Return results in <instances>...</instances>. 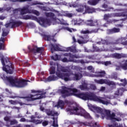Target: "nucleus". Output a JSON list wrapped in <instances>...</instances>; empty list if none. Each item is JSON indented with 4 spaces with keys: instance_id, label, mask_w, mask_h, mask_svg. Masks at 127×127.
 Wrapping results in <instances>:
<instances>
[{
    "instance_id": "1",
    "label": "nucleus",
    "mask_w": 127,
    "mask_h": 127,
    "mask_svg": "<svg viewBox=\"0 0 127 127\" xmlns=\"http://www.w3.org/2000/svg\"><path fill=\"white\" fill-rule=\"evenodd\" d=\"M57 76L53 75L49 76L45 80V82H51L52 81H57L58 77L64 80L65 82L70 81V76H71V70L67 69L64 67H62L61 68H58L56 72Z\"/></svg>"
},
{
    "instance_id": "2",
    "label": "nucleus",
    "mask_w": 127,
    "mask_h": 127,
    "mask_svg": "<svg viewBox=\"0 0 127 127\" xmlns=\"http://www.w3.org/2000/svg\"><path fill=\"white\" fill-rule=\"evenodd\" d=\"M74 95L77 97V98L82 99V100H84V101L90 100V101L97 102V103H100V104L106 105V106H108L110 104V100H104L105 98L98 97L93 93L82 92L78 94H74Z\"/></svg>"
},
{
    "instance_id": "3",
    "label": "nucleus",
    "mask_w": 127,
    "mask_h": 127,
    "mask_svg": "<svg viewBox=\"0 0 127 127\" xmlns=\"http://www.w3.org/2000/svg\"><path fill=\"white\" fill-rule=\"evenodd\" d=\"M2 78L8 82L11 86L16 87V88H24V87H26L27 82H29L27 80L13 78V76H6L4 74L2 75Z\"/></svg>"
},
{
    "instance_id": "4",
    "label": "nucleus",
    "mask_w": 127,
    "mask_h": 127,
    "mask_svg": "<svg viewBox=\"0 0 127 127\" xmlns=\"http://www.w3.org/2000/svg\"><path fill=\"white\" fill-rule=\"evenodd\" d=\"M3 54L2 52H0V58L1 60V62L3 65L2 69L5 71L7 74H13V70L14 69V67H13V64L12 63L10 62L9 59L6 58L3 59Z\"/></svg>"
},
{
    "instance_id": "5",
    "label": "nucleus",
    "mask_w": 127,
    "mask_h": 127,
    "mask_svg": "<svg viewBox=\"0 0 127 127\" xmlns=\"http://www.w3.org/2000/svg\"><path fill=\"white\" fill-rule=\"evenodd\" d=\"M64 56H65L66 58H64L62 60L63 62H73V63H77L78 64H88L90 63L89 61H84V60H74V58L78 59L80 58V56L77 55H73L71 53H65L64 54Z\"/></svg>"
},
{
    "instance_id": "6",
    "label": "nucleus",
    "mask_w": 127,
    "mask_h": 127,
    "mask_svg": "<svg viewBox=\"0 0 127 127\" xmlns=\"http://www.w3.org/2000/svg\"><path fill=\"white\" fill-rule=\"evenodd\" d=\"M66 112H69V113L75 112L78 115H80L81 117H84L85 119H90V120H92V117H91L90 114L88 113L85 110L78 105H72L71 106V108H66Z\"/></svg>"
},
{
    "instance_id": "7",
    "label": "nucleus",
    "mask_w": 127,
    "mask_h": 127,
    "mask_svg": "<svg viewBox=\"0 0 127 127\" xmlns=\"http://www.w3.org/2000/svg\"><path fill=\"white\" fill-rule=\"evenodd\" d=\"M45 95H46V92H43L41 94H35L30 95V96L26 97H19L20 99H24L25 101L27 102H32V101H35V100H40V99H43L45 98Z\"/></svg>"
},
{
    "instance_id": "8",
    "label": "nucleus",
    "mask_w": 127,
    "mask_h": 127,
    "mask_svg": "<svg viewBox=\"0 0 127 127\" xmlns=\"http://www.w3.org/2000/svg\"><path fill=\"white\" fill-rule=\"evenodd\" d=\"M28 49L29 50V53H31L34 55H36L37 54H42V52L44 51V47H37V46H33V48H31L30 46H28Z\"/></svg>"
},
{
    "instance_id": "9",
    "label": "nucleus",
    "mask_w": 127,
    "mask_h": 127,
    "mask_svg": "<svg viewBox=\"0 0 127 127\" xmlns=\"http://www.w3.org/2000/svg\"><path fill=\"white\" fill-rule=\"evenodd\" d=\"M94 82L99 85H103L104 84L108 85V86H115L116 85L115 82L107 79H100L99 80L94 79Z\"/></svg>"
},
{
    "instance_id": "10",
    "label": "nucleus",
    "mask_w": 127,
    "mask_h": 127,
    "mask_svg": "<svg viewBox=\"0 0 127 127\" xmlns=\"http://www.w3.org/2000/svg\"><path fill=\"white\" fill-rule=\"evenodd\" d=\"M60 92L62 94L63 98H67L70 96L69 88H67L65 86H62V89L59 90Z\"/></svg>"
},
{
    "instance_id": "11",
    "label": "nucleus",
    "mask_w": 127,
    "mask_h": 127,
    "mask_svg": "<svg viewBox=\"0 0 127 127\" xmlns=\"http://www.w3.org/2000/svg\"><path fill=\"white\" fill-rule=\"evenodd\" d=\"M121 40H114L112 42H109L107 40H101V43L104 44V45H117L120 43V41Z\"/></svg>"
},
{
    "instance_id": "12",
    "label": "nucleus",
    "mask_w": 127,
    "mask_h": 127,
    "mask_svg": "<svg viewBox=\"0 0 127 127\" xmlns=\"http://www.w3.org/2000/svg\"><path fill=\"white\" fill-rule=\"evenodd\" d=\"M111 56L112 58H114L115 59H121L122 58H127V54H120L118 53L112 54L111 55Z\"/></svg>"
},
{
    "instance_id": "13",
    "label": "nucleus",
    "mask_w": 127,
    "mask_h": 127,
    "mask_svg": "<svg viewBox=\"0 0 127 127\" xmlns=\"http://www.w3.org/2000/svg\"><path fill=\"white\" fill-rule=\"evenodd\" d=\"M10 23L11 24V28H14V27H19V26L23 24V22L20 20L14 21V20L10 22Z\"/></svg>"
},
{
    "instance_id": "14",
    "label": "nucleus",
    "mask_w": 127,
    "mask_h": 127,
    "mask_svg": "<svg viewBox=\"0 0 127 127\" xmlns=\"http://www.w3.org/2000/svg\"><path fill=\"white\" fill-rule=\"evenodd\" d=\"M32 19L38 22L41 25L45 26V20L46 19H45L44 18H38L36 16H33Z\"/></svg>"
},
{
    "instance_id": "15",
    "label": "nucleus",
    "mask_w": 127,
    "mask_h": 127,
    "mask_svg": "<svg viewBox=\"0 0 127 127\" xmlns=\"http://www.w3.org/2000/svg\"><path fill=\"white\" fill-rule=\"evenodd\" d=\"M86 25L88 26H96V27H99V23H98L97 20L93 21V20H86Z\"/></svg>"
},
{
    "instance_id": "16",
    "label": "nucleus",
    "mask_w": 127,
    "mask_h": 127,
    "mask_svg": "<svg viewBox=\"0 0 127 127\" xmlns=\"http://www.w3.org/2000/svg\"><path fill=\"white\" fill-rule=\"evenodd\" d=\"M41 35L45 40H47V41H51V40H52V41L54 42H56L57 41L56 40L54 39V37L53 36L47 35L44 34H41Z\"/></svg>"
},
{
    "instance_id": "17",
    "label": "nucleus",
    "mask_w": 127,
    "mask_h": 127,
    "mask_svg": "<svg viewBox=\"0 0 127 127\" xmlns=\"http://www.w3.org/2000/svg\"><path fill=\"white\" fill-rule=\"evenodd\" d=\"M9 103H10L11 105H20V106H29V104L22 103L21 101L12 100H10L9 101Z\"/></svg>"
},
{
    "instance_id": "18",
    "label": "nucleus",
    "mask_w": 127,
    "mask_h": 127,
    "mask_svg": "<svg viewBox=\"0 0 127 127\" xmlns=\"http://www.w3.org/2000/svg\"><path fill=\"white\" fill-rule=\"evenodd\" d=\"M51 51L52 53H53L54 51H61V48L59 47V45L58 44H51Z\"/></svg>"
},
{
    "instance_id": "19",
    "label": "nucleus",
    "mask_w": 127,
    "mask_h": 127,
    "mask_svg": "<svg viewBox=\"0 0 127 127\" xmlns=\"http://www.w3.org/2000/svg\"><path fill=\"white\" fill-rule=\"evenodd\" d=\"M90 110L92 111V112H96L98 114H102V113H103V109L101 108V107L95 106H91L90 107Z\"/></svg>"
},
{
    "instance_id": "20",
    "label": "nucleus",
    "mask_w": 127,
    "mask_h": 127,
    "mask_svg": "<svg viewBox=\"0 0 127 127\" xmlns=\"http://www.w3.org/2000/svg\"><path fill=\"white\" fill-rule=\"evenodd\" d=\"M121 31V29L119 28L114 27L112 29L107 30V34H114V33H118Z\"/></svg>"
},
{
    "instance_id": "21",
    "label": "nucleus",
    "mask_w": 127,
    "mask_h": 127,
    "mask_svg": "<svg viewBox=\"0 0 127 127\" xmlns=\"http://www.w3.org/2000/svg\"><path fill=\"white\" fill-rule=\"evenodd\" d=\"M102 7L103 8H105V10H102V11H114V7H111L108 5L107 3H104L102 5Z\"/></svg>"
},
{
    "instance_id": "22",
    "label": "nucleus",
    "mask_w": 127,
    "mask_h": 127,
    "mask_svg": "<svg viewBox=\"0 0 127 127\" xmlns=\"http://www.w3.org/2000/svg\"><path fill=\"white\" fill-rule=\"evenodd\" d=\"M20 12L22 15L25 14L26 13H30V9L27 7H24L22 9L20 8Z\"/></svg>"
},
{
    "instance_id": "23",
    "label": "nucleus",
    "mask_w": 127,
    "mask_h": 127,
    "mask_svg": "<svg viewBox=\"0 0 127 127\" xmlns=\"http://www.w3.org/2000/svg\"><path fill=\"white\" fill-rule=\"evenodd\" d=\"M65 106V103L63 101V100H60L58 101L57 104L55 105L58 109L61 108V109H64V106Z\"/></svg>"
},
{
    "instance_id": "24",
    "label": "nucleus",
    "mask_w": 127,
    "mask_h": 127,
    "mask_svg": "<svg viewBox=\"0 0 127 127\" xmlns=\"http://www.w3.org/2000/svg\"><path fill=\"white\" fill-rule=\"evenodd\" d=\"M66 51L67 52L70 51V52H72V53H77L78 51L76 49V47L75 46H71L66 48Z\"/></svg>"
},
{
    "instance_id": "25",
    "label": "nucleus",
    "mask_w": 127,
    "mask_h": 127,
    "mask_svg": "<svg viewBox=\"0 0 127 127\" xmlns=\"http://www.w3.org/2000/svg\"><path fill=\"white\" fill-rule=\"evenodd\" d=\"M101 0H91L88 1V3L90 5H97Z\"/></svg>"
},
{
    "instance_id": "26",
    "label": "nucleus",
    "mask_w": 127,
    "mask_h": 127,
    "mask_svg": "<svg viewBox=\"0 0 127 127\" xmlns=\"http://www.w3.org/2000/svg\"><path fill=\"white\" fill-rule=\"evenodd\" d=\"M96 75V77H99L100 78H104L106 76V71L105 70H102L99 71Z\"/></svg>"
},
{
    "instance_id": "27",
    "label": "nucleus",
    "mask_w": 127,
    "mask_h": 127,
    "mask_svg": "<svg viewBox=\"0 0 127 127\" xmlns=\"http://www.w3.org/2000/svg\"><path fill=\"white\" fill-rule=\"evenodd\" d=\"M79 89L82 91H85V90L88 89V84L86 83H82V85H79Z\"/></svg>"
},
{
    "instance_id": "28",
    "label": "nucleus",
    "mask_w": 127,
    "mask_h": 127,
    "mask_svg": "<svg viewBox=\"0 0 127 127\" xmlns=\"http://www.w3.org/2000/svg\"><path fill=\"white\" fill-rule=\"evenodd\" d=\"M85 11L86 13H93L95 11V8H91V7H86Z\"/></svg>"
},
{
    "instance_id": "29",
    "label": "nucleus",
    "mask_w": 127,
    "mask_h": 127,
    "mask_svg": "<svg viewBox=\"0 0 127 127\" xmlns=\"http://www.w3.org/2000/svg\"><path fill=\"white\" fill-rule=\"evenodd\" d=\"M119 80H120V82H122V83H120V86H123V87H126V86H127V80L126 78H124L123 79L119 78Z\"/></svg>"
},
{
    "instance_id": "30",
    "label": "nucleus",
    "mask_w": 127,
    "mask_h": 127,
    "mask_svg": "<svg viewBox=\"0 0 127 127\" xmlns=\"http://www.w3.org/2000/svg\"><path fill=\"white\" fill-rule=\"evenodd\" d=\"M125 17L124 18L122 19V20H127V13L126 12H120V17Z\"/></svg>"
},
{
    "instance_id": "31",
    "label": "nucleus",
    "mask_w": 127,
    "mask_h": 127,
    "mask_svg": "<svg viewBox=\"0 0 127 127\" xmlns=\"http://www.w3.org/2000/svg\"><path fill=\"white\" fill-rule=\"evenodd\" d=\"M80 39L77 40V42L79 43V44H84V43H85V38L82 36L79 37Z\"/></svg>"
},
{
    "instance_id": "32",
    "label": "nucleus",
    "mask_w": 127,
    "mask_h": 127,
    "mask_svg": "<svg viewBox=\"0 0 127 127\" xmlns=\"http://www.w3.org/2000/svg\"><path fill=\"white\" fill-rule=\"evenodd\" d=\"M123 92L124 93V92H125V89L123 88V89L122 88H119L117 90V91H116V95H117V96H121L122 95H123Z\"/></svg>"
},
{
    "instance_id": "33",
    "label": "nucleus",
    "mask_w": 127,
    "mask_h": 127,
    "mask_svg": "<svg viewBox=\"0 0 127 127\" xmlns=\"http://www.w3.org/2000/svg\"><path fill=\"white\" fill-rule=\"evenodd\" d=\"M112 13L105 14L104 15V20H108L109 18H112Z\"/></svg>"
},
{
    "instance_id": "34",
    "label": "nucleus",
    "mask_w": 127,
    "mask_h": 127,
    "mask_svg": "<svg viewBox=\"0 0 127 127\" xmlns=\"http://www.w3.org/2000/svg\"><path fill=\"white\" fill-rule=\"evenodd\" d=\"M93 50L91 51L92 52H101V49L99 47L96 46H93L92 47Z\"/></svg>"
},
{
    "instance_id": "35",
    "label": "nucleus",
    "mask_w": 127,
    "mask_h": 127,
    "mask_svg": "<svg viewBox=\"0 0 127 127\" xmlns=\"http://www.w3.org/2000/svg\"><path fill=\"white\" fill-rule=\"evenodd\" d=\"M30 13H33L34 14H35L36 15H37V16H39V15H40V13H39V12L36 10H34V9H31L30 10Z\"/></svg>"
},
{
    "instance_id": "36",
    "label": "nucleus",
    "mask_w": 127,
    "mask_h": 127,
    "mask_svg": "<svg viewBox=\"0 0 127 127\" xmlns=\"http://www.w3.org/2000/svg\"><path fill=\"white\" fill-rule=\"evenodd\" d=\"M10 125H6L7 127H10V126H13L14 125H17V121L15 120L12 121L10 120Z\"/></svg>"
},
{
    "instance_id": "37",
    "label": "nucleus",
    "mask_w": 127,
    "mask_h": 127,
    "mask_svg": "<svg viewBox=\"0 0 127 127\" xmlns=\"http://www.w3.org/2000/svg\"><path fill=\"white\" fill-rule=\"evenodd\" d=\"M32 93H35L36 95H41L42 93H46V92H41L40 90H31Z\"/></svg>"
},
{
    "instance_id": "38",
    "label": "nucleus",
    "mask_w": 127,
    "mask_h": 127,
    "mask_svg": "<svg viewBox=\"0 0 127 127\" xmlns=\"http://www.w3.org/2000/svg\"><path fill=\"white\" fill-rule=\"evenodd\" d=\"M102 64H103V65H105V66H110V65H112V62L110 61L102 62Z\"/></svg>"
},
{
    "instance_id": "39",
    "label": "nucleus",
    "mask_w": 127,
    "mask_h": 127,
    "mask_svg": "<svg viewBox=\"0 0 127 127\" xmlns=\"http://www.w3.org/2000/svg\"><path fill=\"white\" fill-rule=\"evenodd\" d=\"M121 67L123 70H127V60L125 61V63L121 65Z\"/></svg>"
},
{
    "instance_id": "40",
    "label": "nucleus",
    "mask_w": 127,
    "mask_h": 127,
    "mask_svg": "<svg viewBox=\"0 0 127 127\" xmlns=\"http://www.w3.org/2000/svg\"><path fill=\"white\" fill-rule=\"evenodd\" d=\"M50 74L52 75V74H55V67L52 66L50 69Z\"/></svg>"
},
{
    "instance_id": "41",
    "label": "nucleus",
    "mask_w": 127,
    "mask_h": 127,
    "mask_svg": "<svg viewBox=\"0 0 127 127\" xmlns=\"http://www.w3.org/2000/svg\"><path fill=\"white\" fill-rule=\"evenodd\" d=\"M46 16L47 17H54L55 16V14L54 13L50 12V13H46Z\"/></svg>"
},
{
    "instance_id": "42",
    "label": "nucleus",
    "mask_w": 127,
    "mask_h": 127,
    "mask_svg": "<svg viewBox=\"0 0 127 127\" xmlns=\"http://www.w3.org/2000/svg\"><path fill=\"white\" fill-rule=\"evenodd\" d=\"M111 15L112 17H120V12L112 13Z\"/></svg>"
},
{
    "instance_id": "43",
    "label": "nucleus",
    "mask_w": 127,
    "mask_h": 127,
    "mask_svg": "<svg viewBox=\"0 0 127 127\" xmlns=\"http://www.w3.org/2000/svg\"><path fill=\"white\" fill-rule=\"evenodd\" d=\"M33 16H29L28 15H25V16H23L22 17V19H25V20H27V19H32V17Z\"/></svg>"
},
{
    "instance_id": "44",
    "label": "nucleus",
    "mask_w": 127,
    "mask_h": 127,
    "mask_svg": "<svg viewBox=\"0 0 127 127\" xmlns=\"http://www.w3.org/2000/svg\"><path fill=\"white\" fill-rule=\"evenodd\" d=\"M51 24V21L49 19H46L45 21V26H46L47 25H50Z\"/></svg>"
},
{
    "instance_id": "45",
    "label": "nucleus",
    "mask_w": 127,
    "mask_h": 127,
    "mask_svg": "<svg viewBox=\"0 0 127 127\" xmlns=\"http://www.w3.org/2000/svg\"><path fill=\"white\" fill-rule=\"evenodd\" d=\"M118 21H120V20H117L116 19L110 20L109 21H107L108 23H115V22H118Z\"/></svg>"
},
{
    "instance_id": "46",
    "label": "nucleus",
    "mask_w": 127,
    "mask_h": 127,
    "mask_svg": "<svg viewBox=\"0 0 127 127\" xmlns=\"http://www.w3.org/2000/svg\"><path fill=\"white\" fill-rule=\"evenodd\" d=\"M76 11L78 12H83L84 11V6H81L80 7L76 9Z\"/></svg>"
},
{
    "instance_id": "47",
    "label": "nucleus",
    "mask_w": 127,
    "mask_h": 127,
    "mask_svg": "<svg viewBox=\"0 0 127 127\" xmlns=\"http://www.w3.org/2000/svg\"><path fill=\"white\" fill-rule=\"evenodd\" d=\"M30 4V5L32 6V5H37V4H41V3L37 1H34L33 2H31Z\"/></svg>"
},
{
    "instance_id": "48",
    "label": "nucleus",
    "mask_w": 127,
    "mask_h": 127,
    "mask_svg": "<svg viewBox=\"0 0 127 127\" xmlns=\"http://www.w3.org/2000/svg\"><path fill=\"white\" fill-rule=\"evenodd\" d=\"M116 117V114L114 113H113L112 114H110L108 119L110 120H115V117Z\"/></svg>"
},
{
    "instance_id": "49",
    "label": "nucleus",
    "mask_w": 127,
    "mask_h": 127,
    "mask_svg": "<svg viewBox=\"0 0 127 127\" xmlns=\"http://www.w3.org/2000/svg\"><path fill=\"white\" fill-rule=\"evenodd\" d=\"M13 2L18 1L19 2H24V1H28V0H11Z\"/></svg>"
},
{
    "instance_id": "50",
    "label": "nucleus",
    "mask_w": 127,
    "mask_h": 127,
    "mask_svg": "<svg viewBox=\"0 0 127 127\" xmlns=\"http://www.w3.org/2000/svg\"><path fill=\"white\" fill-rule=\"evenodd\" d=\"M59 58V56H58V55H56L55 56L52 57V59H53V60H54L55 61H57V60H58Z\"/></svg>"
},
{
    "instance_id": "51",
    "label": "nucleus",
    "mask_w": 127,
    "mask_h": 127,
    "mask_svg": "<svg viewBox=\"0 0 127 127\" xmlns=\"http://www.w3.org/2000/svg\"><path fill=\"white\" fill-rule=\"evenodd\" d=\"M53 120H54L53 123V127H58V124H57L56 121H55V120H55V118L53 117Z\"/></svg>"
},
{
    "instance_id": "52",
    "label": "nucleus",
    "mask_w": 127,
    "mask_h": 127,
    "mask_svg": "<svg viewBox=\"0 0 127 127\" xmlns=\"http://www.w3.org/2000/svg\"><path fill=\"white\" fill-rule=\"evenodd\" d=\"M49 124V122L48 121H44L42 122V126L43 127H46V126H48Z\"/></svg>"
},
{
    "instance_id": "53",
    "label": "nucleus",
    "mask_w": 127,
    "mask_h": 127,
    "mask_svg": "<svg viewBox=\"0 0 127 127\" xmlns=\"http://www.w3.org/2000/svg\"><path fill=\"white\" fill-rule=\"evenodd\" d=\"M20 8L15 9L13 10V13L14 14H17V13H18V11H20Z\"/></svg>"
},
{
    "instance_id": "54",
    "label": "nucleus",
    "mask_w": 127,
    "mask_h": 127,
    "mask_svg": "<svg viewBox=\"0 0 127 127\" xmlns=\"http://www.w3.org/2000/svg\"><path fill=\"white\" fill-rule=\"evenodd\" d=\"M90 89L91 90H93V91H95L97 90V86H96L94 84H91L90 85Z\"/></svg>"
},
{
    "instance_id": "55",
    "label": "nucleus",
    "mask_w": 127,
    "mask_h": 127,
    "mask_svg": "<svg viewBox=\"0 0 127 127\" xmlns=\"http://www.w3.org/2000/svg\"><path fill=\"white\" fill-rule=\"evenodd\" d=\"M69 92H72V93H77L78 92V90L76 88H69Z\"/></svg>"
},
{
    "instance_id": "56",
    "label": "nucleus",
    "mask_w": 127,
    "mask_h": 127,
    "mask_svg": "<svg viewBox=\"0 0 127 127\" xmlns=\"http://www.w3.org/2000/svg\"><path fill=\"white\" fill-rule=\"evenodd\" d=\"M43 120H35V124H36L37 125H38L39 124H42Z\"/></svg>"
},
{
    "instance_id": "57",
    "label": "nucleus",
    "mask_w": 127,
    "mask_h": 127,
    "mask_svg": "<svg viewBox=\"0 0 127 127\" xmlns=\"http://www.w3.org/2000/svg\"><path fill=\"white\" fill-rule=\"evenodd\" d=\"M60 24H62L63 25H66V21L64 20V19H62L60 20Z\"/></svg>"
},
{
    "instance_id": "58",
    "label": "nucleus",
    "mask_w": 127,
    "mask_h": 127,
    "mask_svg": "<svg viewBox=\"0 0 127 127\" xmlns=\"http://www.w3.org/2000/svg\"><path fill=\"white\" fill-rule=\"evenodd\" d=\"M98 56V55H93L92 56H87V58H88V59H93L94 57H97Z\"/></svg>"
},
{
    "instance_id": "59",
    "label": "nucleus",
    "mask_w": 127,
    "mask_h": 127,
    "mask_svg": "<svg viewBox=\"0 0 127 127\" xmlns=\"http://www.w3.org/2000/svg\"><path fill=\"white\" fill-rule=\"evenodd\" d=\"M30 119H31V123H35V117L34 116L32 115L30 117Z\"/></svg>"
},
{
    "instance_id": "60",
    "label": "nucleus",
    "mask_w": 127,
    "mask_h": 127,
    "mask_svg": "<svg viewBox=\"0 0 127 127\" xmlns=\"http://www.w3.org/2000/svg\"><path fill=\"white\" fill-rule=\"evenodd\" d=\"M4 120L6 122L7 124H8L10 122V119L8 117H5Z\"/></svg>"
},
{
    "instance_id": "61",
    "label": "nucleus",
    "mask_w": 127,
    "mask_h": 127,
    "mask_svg": "<svg viewBox=\"0 0 127 127\" xmlns=\"http://www.w3.org/2000/svg\"><path fill=\"white\" fill-rule=\"evenodd\" d=\"M106 114L107 117L108 119V118L110 117V116H111V111L109 110H106Z\"/></svg>"
},
{
    "instance_id": "62",
    "label": "nucleus",
    "mask_w": 127,
    "mask_h": 127,
    "mask_svg": "<svg viewBox=\"0 0 127 127\" xmlns=\"http://www.w3.org/2000/svg\"><path fill=\"white\" fill-rule=\"evenodd\" d=\"M74 76L76 80H79L80 73H76L74 74Z\"/></svg>"
},
{
    "instance_id": "63",
    "label": "nucleus",
    "mask_w": 127,
    "mask_h": 127,
    "mask_svg": "<svg viewBox=\"0 0 127 127\" xmlns=\"http://www.w3.org/2000/svg\"><path fill=\"white\" fill-rule=\"evenodd\" d=\"M47 115L48 116H53V111H49L47 113Z\"/></svg>"
},
{
    "instance_id": "64",
    "label": "nucleus",
    "mask_w": 127,
    "mask_h": 127,
    "mask_svg": "<svg viewBox=\"0 0 127 127\" xmlns=\"http://www.w3.org/2000/svg\"><path fill=\"white\" fill-rule=\"evenodd\" d=\"M92 126L93 127H100V125L98 124L97 122L95 123L94 124H93L92 125Z\"/></svg>"
}]
</instances>
